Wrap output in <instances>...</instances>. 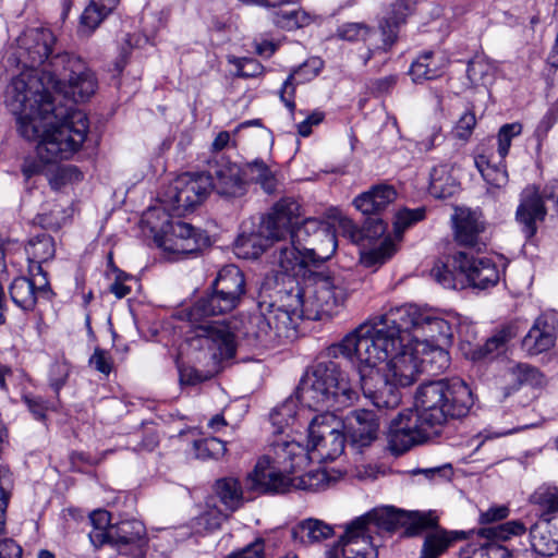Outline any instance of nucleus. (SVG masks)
<instances>
[{
	"label": "nucleus",
	"mask_w": 558,
	"mask_h": 558,
	"mask_svg": "<svg viewBox=\"0 0 558 558\" xmlns=\"http://www.w3.org/2000/svg\"><path fill=\"white\" fill-rule=\"evenodd\" d=\"M474 404L473 393L460 378L421 384L414 409L401 411L389 425L388 444L400 454L439 436L450 422L466 416Z\"/></svg>",
	"instance_id": "obj_4"
},
{
	"label": "nucleus",
	"mask_w": 558,
	"mask_h": 558,
	"mask_svg": "<svg viewBox=\"0 0 558 558\" xmlns=\"http://www.w3.org/2000/svg\"><path fill=\"white\" fill-rule=\"evenodd\" d=\"M526 531L523 522L520 520L508 521L497 526L483 527L480 534L493 542L507 541L512 536L522 535Z\"/></svg>",
	"instance_id": "obj_48"
},
{
	"label": "nucleus",
	"mask_w": 558,
	"mask_h": 558,
	"mask_svg": "<svg viewBox=\"0 0 558 558\" xmlns=\"http://www.w3.org/2000/svg\"><path fill=\"white\" fill-rule=\"evenodd\" d=\"M412 519L413 513H407L393 507H383L374 509L355 520H362V525L366 532L375 537H383L385 534H390L407 523L411 526Z\"/></svg>",
	"instance_id": "obj_24"
},
{
	"label": "nucleus",
	"mask_w": 558,
	"mask_h": 558,
	"mask_svg": "<svg viewBox=\"0 0 558 558\" xmlns=\"http://www.w3.org/2000/svg\"><path fill=\"white\" fill-rule=\"evenodd\" d=\"M69 374L70 365L65 361H56L51 364L49 369V379L50 385L56 393H58L59 390L64 386Z\"/></svg>",
	"instance_id": "obj_62"
},
{
	"label": "nucleus",
	"mask_w": 558,
	"mask_h": 558,
	"mask_svg": "<svg viewBox=\"0 0 558 558\" xmlns=\"http://www.w3.org/2000/svg\"><path fill=\"white\" fill-rule=\"evenodd\" d=\"M476 124V118L475 114L471 111L464 112L459 121L457 122L454 129H453V135L462 141H466Z\"/></svg>",
	"instance_id": "obj_64"
},
{
	"label": "nucleus",
	"mask_w": 558,
	"mask_h": 558,
	"mask_svg": "<svg viewBox=\"0 0 558 558\" xmlns=\"http://www.w3.org/2000/svg\"><path fill=\"white\" fill-rule=\"evenodd\" d=\"M452 266L459 269V277H444L445 266L435 269V276L446 289L462 290L469 286L477 289H487L499 281V270L496 264L487 257L474 258L466 253L459 252L452 256Z\"/></svg>",
	"instance_id": "obj_11"
},
{
	"label": "nucleus",
	"mask_w": 558,
	"mask_h": 558,
	"mask_svg": "<svg viewBox=\"0 0 558 558\" xmlns=\"http://www.w3.org/2000/svg\"><path fill=\"white\" fill-rule=\"evenodd\" d=\"M120 0H90L81 15V25L88 33L94 32L112 13Z\"/></svg>",
	"instance_id": "obj_37"
},
{
	"label": "nucleus",
	"mask_w": 558,
	"mask_h": 558,
	"mask_svg": "<svg viewBox=\"0 0 558 558\" xmlns=\"http://www.w3.org/2000/svg\"><path fill=\"white\" fill-rule=\"evenodd\" d=\"M170 213L150 207L143 215L142 222L150 229L157 246L175 255L197 252L205 243V238L192 225L170 219Z\"/></svg>",
	"instance_id": "obj_9"
},
{
	"label": "nucleus",
	"mask_w": 558,
	"mask_h": 558,
	"mask_svg": "<svg viewBox=\"0 0 558 558\" xmlns=\"http://www.w3.org/2000/svg\"><path fill=\"white\" fill-rule=\"evenodd\" d=\"M37 294H41L37 289L36 276L31 269V278H15L10 286V295L13 303L24 311H32L37 303Z\"/></svg>",
	"instance_id": "obj_33"
},
{
	"label": "nucleus",
	"mask_w": 558,
	"mask_h": 558,
	"mask_svg": "<svg viewBox=\"0 0 558 558\" xmlns=\"http://www.w3.org/2000/svg\"><path fill=\"white\" fill-rule=\"evenodd\" d=\"M444 344L430 342H401L396 344V354H407L415 360L417 375L428 373L430 375L439 374L448 368L450 357L442 348Z\"/></svg>",
	"instance_id": "obj_18"
},
{
	"label": "nucleus",
	"mask_w": 558,
	"mask_h": 558,
	"mask_svg": "<svg viewBox=\"0 0 558 558\" xmlns=\"http://www.w3.org/2000/svg\"><path fill=\"white\" fill-rule=\"evenodd\" d=\"M531 546L541 556L558 553V518H544L530 529Z\"/></svg>",
	"instance_id": "obj_27"
},
{
	"label": "nucleus",
	"mask_w": 558,
	"mask_h": 558,
	"mask_svg": "<svg viewBox=\"0 0 558 558\" xmlns=\"http://www.w3.org/2000/svg\"><path fill=\"white\" fill-rule=\"evenodd\" d=\"M246 184L254 182L259 184L266 193L275 192L278 180L276 172L262 159H255L243 167Z\"/></svg>",
	"instance_id": "obj_36"
},
{
	"label": "nucleus",
	"mask_w": 558,
	"mask_h": 558,
	"mask_svg": "<svg viewBox=\"0 0 558 558\" xmlns=\"http://www.w3.org/2000/svg\"><path fill=\"white\" fill-rule=\"evenodd\" d=\"M344 428L350 445L357 450H362L371 446L377 438L379 422L373 411L355 410L347 416Z\"/></svg>",
	"instance_id": "obj_23"
},
{
	"label": "nucleus",
	"mask_w": 558,
	"mask_h": 558,
	"mask_svg": "<svg viewBox=\"0 0 558 558\" xmlns=\"http://www.w3.org/2000/svg\"><path fill=\"white\" fill-rule=\"evenodd\" d=\"M213 178L211 190L228 197L242 196L246 191V179L243 168L235 162L221 157L209 165V172Z\"/></svg>",
	"instance_id": "obj_20"
},
{
	"label": "nucleus",
	"mask_w": 558,
	"mask_h": 558,
	"mask_svg": "<svg viewBox=\"0 0 558 558\" xmlns=\"http://www.w3.org/2000/svg\"><path fill=\"white\" fill-rule=\"evenodd\" d=\"M396 198L397 191L393 186L378 184L357 195L353 201V205L364 215H378L391 205Z\"/></svg>",
	"instance_id": "obj_28"
},
{
	"label": "nucleus",
	"mask_w": 558,
	"mask_h": 558,
	"mask_svg": "<svg viewBox=\"0 0 558 558\" xmlns=\"http://www.w3.org/2000/svg\"><path fill=\"white\" fill-rule=\"evenodd\" d=\"M452 221L454 240L459 245L477 251L486 247V225L480 213L469 208H457Z\"/></svg>",
	"instance_id": "obj_19"
},
{
	"label": "nucleus",
	"mask_w": 558,
	"mask_h": 558,
	"mask_svg": "<svg viewBox=\"0 0 558 558\" xmlns=\"http://www.w3.org/2000/svg\"><path fill=\"white\" fill-rule=\"evenodd\" d=\"M446 65L445 58L436 57L433 51H426L412 62L409 74L414 83L422 84L441 76Z\"/></svg>",
	"instance_id": "obj_31"
},
{
	"label": "nucleus",
	"mask_w": 558,
	"mask_h": 558,
	"mask_svg": "<svg viewBox=\"0 0 558 558\" xmlns=\"http://www.w3.org/2000/svg\"><path fill=\"white\" fill-rule=\"evenodd\" d=\"M556 340L555 326L550 325L547 316L541 315L522 339V349L529 355H538L549 350Z\"/></svg>",
	"instance_id": "obj_29"
},
{
	"label": "nucleus",
	"mask_w": 558,
	"mask_h": 558,
	"mask_svg": "<svg viewBox=\"0 0 558 558\" xmlns=\"http://www.w3.org/2000/svg\"><path fill=\"white\" fill-rule=\"evenodd\" d=\"M26 253L29 262H47L54 255V243L50 235L39 234L31 239Z\"/></svg>",
	"instance_id": "obj_46"
},
{
	"label": "nucleus",
	"mask_w": 558,
	"mask_h": 558,
	"mask_svg": "<svg viewBox=\"0 0 558 558\" xmlns=\"http://www.w3.org/2000/svg\"><path fill=\"white\" fill-rule=\"evenodd\" d=\"M324 222L325 221L316 218H306L301 223L298 222V225L288 234V238L294 240L295 243L303 246V250H305L308 247L311 241H313L314 234H317Z\"/></svg>",
	"instance_id": "obj_50"
},
{
	"label": "nucleus",
	"mask_w": 558,
	"mask_h": 558,
	"mask_svg": "<svg viewBox=\"0 0 558 558\" xmlns=\"http://www.w3.org/2000/svg\"><path fill=\"white\" fill-rule=\"evenodd\" d=\"M112 546L121 554L143 558L147 545L145 526L141 521L126 520L111 525Z\"/></svg>",
	"instance_id": "obj_21"
},
{
	"label": "nucleus",
	"mask_w": 558,
	"mask_h": 558,
	"mask_svg": "<svg viewBox=\"0 0 558 558\" xmlns=\"http://www.w3.org/2000/svg\"><path fill=\"white\" fill-rule=\"evenodd\" d=\"M343 558H377L380 546L376 537L362 525V520H353L345 525L344 534L339 539Z\"/></svg>",
	"instance_id": "obj_22"
},
{
	"label": "nucleus",
	"mask_w": 558,
	"mask_h": 558,
	"mask_svg": "<svg viewBox=\"0 0 558 558\" xmlns=\"http://www.w3.org/2000/svg\"><path fill=\"white\" fill-rule=\"evenodd\" d=\"M228 61L234 64L239 77H255L263 72V65L255 59L229 57Z\"/></svg>",
	"instance_id": "obj_59"
},
{
	"label": "nucleus",
	"mask_w": 558,
	"mask_h": 558,
	"mask_svg": "<svg viewBox=\"0 0 558 558\" xmlns=\"http://www.w3.org/2000/svg\"><path fill=\"white\" fill-rule=\"evenodd\" d=\"M388 356L376 365L361 363L356 356H344L359 363L361 390L366 399L379 410H392L400 405L401 393L398 387H408L417 379L415 360L407 354H396L388 347Z\"/></svg>",
	"instance_id": "obj_5"
},
{
	"label": "nucleus",
	"mask_w": 558,
	"mask_h": 558,
	"mask_svg": "<svg viewBox=\"0 0 558 558\" xmlns=\"http://www.w3.org/2000/svg\"><path fill=\"white\" fill-rule=\"evenodd\" d=\"M213 178L206 173H182L162 192L159 208L181 216L202 204L211 191Z\"/></svg>",
	"instance_id": "obj_13"
},
{
	"label": "nucleus",
	"mask_w": 558,
	"mask_h": 558,
	"mask_svg": "<svg viewBox=\"0 0 558 558\" xmlns=\"http://www.w3.org/2000/svg\"><path fill=\"white\" fill-rule=\"evenodd\" d=\"M412 11L411 0H397L392 8V16L387 19L380 24V29L384 36V46H391L397 38L398 25L405 21V17Z\"/></svg>",
	"instance_id": "obj_39"
},
{
	"label": "nucleus",
	"mask_w": 558,
	"mask_h": 558,
	"mask_svg": "<svg viewBox=\"0 0 558 558\" xmlns=\"http://www.w3.org/2000/svg\"><path fill=\"white\" fill-rule=\"evenodd\" d=\"M307 457L304 446L295 440H277L269 452L258 459L247 473L244 488L255 494H283L291 489L289 474L304 470Z\"/></svg>",
	"instance_id": "obj_7"
},
{
	"label": "nucleus",
	"mask_w": 558,
	"mask_h": 558,
	"mask_svg": "<svg viewBox=\"0 0 558 558\" xmlns=\"http://www.w3.org/2000/svg\"><path fill=\"white\" fill-rule=\"evenodd\" d=\"M531 501L539 509V519L557 518L558 488L554 486L538 487L531 496Z\"/></svg>",
	"instance_id": "obj_41"
},
{
	"label": "nucleus",
	"mask_w": 558,
	"mask_h": 558,
	"mask_svg": "<svg viewBox=\"0 0 558 558\" xmlns=\"http://www.w3.org/2000/svg\"><path fill=\"white\" fill-rule=\"evenodd\" d=\"M216 490L221 501L230 510H235L242 500V488L236 478L227 477L217 481Z\"/></svg>",
	"instance_id": "obj_47"
},
{
	"label": "nucleus",
	"mask_w": 558,
	"mask_h": 558,
	"mask_svg": "<svg viewBox=\"0 0 558 558\" xmlns=\"http://www.w3.org/2000/svg\"><path fill=\"white\" fill-rule=\"evenodd\" d=\"M425 218V209L420 207L415 209H401L395 215V233L401 238L403 231L412 225L423 220Z\"/></svg>",
	"instance_id": "obj_56"
},
{
	"label": "nucleus",
	"mask_w": 558,
	"mask_h": 558,
	"mask_svg": "<svg viewBox=\"0 0 558 558\" xmlns=\"http://www.w3.org/2000/svg\"><path fill=\"white\" fill-rule=\"evenodd\" d=\"M226 519L227 515L220 510L210 508L192 520V529L197 534L211 532L219 529Z\"/></svg>",
	"instance_id": "obj_52"
},
{
	"label": "nucleus",
	"mask_w": 558,
	"mask_h": 558,
	"mask_svg": "<svg viewBox=\"0 0 558 558\" xmlns=\"http://www.w3.org/2000/svg\"><path fill=\"white\" fill-rule=\"evenodd\" d=\"M343 231L350 236L352 242L366 247L367 243L380 238L386 232V223L380 218H369L362 229H359L352 220L342 219L340 221Z\"/></svg>",
	"instance_id": "obj_35"
},
{
	"label": "nucleus",
	"mask_w": 558,
	"mask_h": 558,
	"mask_svg": "<svg viewBox=\"0 0 558 558\" xmlns=\"http://www.w3.org/2000/svg\"><path fill=\"white\" fill-rule=\"evenodd\" d=\"M306 289L287 292L280 304H270L265 311L251 314L242 322L240 332L253 345L270 348L293 339L301 319L331 318L357 291L363 278L352 270L318 271Z\"/></svg>",
	"instance_id": "obj_2"
},
{
	"label": "nucleus",
	"mask_w": 558,
	"mask_h": 558,
	"mask_svg": "<svg viewBox=\"0 0 558 558\" xmlns=\"http://www.w3.org/2000/svg\"><path fill=\"white\" fill-rule=\"evenodd\" d=\"M211 287H217L225 291H230L236 295L243 296L245 293L244 275L240 268L234 265L225 266L219 270Z\"/></svg>",
	"instance_id": "obj_40"
},
{
	"label": "nucleus",
	"mask_w": 558,
	"mask_h": 558,
	"mask_svg": "<svg viewBox=\"0 0 558 558\" xmlns=\"http://www.w3.org/2000/svg\"><path fill=\"white\" fill-rule=\"evenodd\" d=\"M423 531L426 533L420 558H439L460 538L459 532L439 527L438 518L433 512H413L408 535H417Z\"/></svg>",
	"instance_id": "obj_14"
},
{
	"label": "nucleus",
	"mask_w": 558,
	"mask_h": 558,
	"mask_svg": "<svg viewBox=\"0 0 558 558\" xmlns=\"http://www.w3.org/2000/svg\"><path fill=\"white\" fill-rule=\"evenodd\" d=\"M522 133V124L519 122L504 124L498 131V154L504 159L510 149L511 141Z\"/></svg>",
	"instance_id": "obj_57"
},
{
	"label": "nucleus",
	"mask_w": 558,
	"mask_h": 558,
	"mask_svg": "<svg viewBox=\"0 0 558 558\" xmlns=\"http://www.w3.org/2000/svg\"><path fill=\"white\" fill-rule=\"evenodd\" d=\"M475 165L481 172L483 179L493 186H502L507 183L508 175L505 169L492 166L485 156H478Z\"/></svg>",
	"instance_id": "obj_54"
},
{
	"label": "nucleus",
	"mask_w": 558,
	"mask_h": 558,
	"mask_svg": "<svg viewBox=\"0 0 558 558\" xmlns=\"http://www.w3.org/2000/svg\"><path fill=\"white\" fill-rule=\"evenodd\" d=\"M298 398L310 409L333 413L351 405L357 392L336 362L324 361L306 369L298 386Z\"/></svg>",
	"instance_id": "obj_8"
},
{
	"label": "nucleus",
	"mask_w": 558,
	"mask_h": 558,
	"mask_svg": "<svg viewBox=\"0 0 558 558\" xmlns=\"http://www.w3.org/2000/svg\"><path fill=\"white\" fill-rule=\"evenodd\" d=\"M320 66L322 61L318 59H313L305 62L299 69L294 70L284 81L280 93V98L291 112H293L295 109V104L293 101L295 84L315 77L318 74Z\"/></svg>",
	"instance_id": "obj_32"
},
{
	"label": "nucleus",
	"mask_w": 558,
	"mask_h": 558,
	"mask_svg": "<svg viewBox=\"0 0 558 558\" xmlns=\"http://www.w3.org/2000/svg\"><path fill=\"white\" fill-rule=\"evenodd\" d=\"M56 38L48 28L35 27L24 31L17 38V56L25 69L46 65L45 61L52 53Z\"/></svg>",
	"instance_id": "obj_16"
},
{
	"label": "nucleus",
	"mask_w": 558,
	"mask_h": 558,
	"mask_svg": "<svg viewBox=\"0 0 558 558\" xmlns=\"http://www.w3.org/2000/svg\"><path fill=\"white\" fill-rule=\"evenodd\" d=\"M88 364L95 371L101 373L105 376H108L113 368V360L111 354L107 350L100 348H96L94 350V353L88 360Z\"/></svg>",
	"instance_id": "obj_60"
},
{
	"label": "nucleus",
	"mask_w": 558,
	"mask_h": 558,
	"mask_svg": "<svg viewBox=\"0 0 558 558\" xmlns=\"http://www.w3.org/2000/svg\"><path fill=\"white\" fill-rule=\"evenodd\" d=\"M338 243L336 233L329 223L324 222L313 241L306 247V255L311 265H317L331 258L337 250Z\"/></svg>",
	"instance_id": "obj_30"
},
{
	"label": "nucleus",
	"mask_w": 558,
	"mask_h": 558,
	"mask_svg": "<svg viewBox=\"0 0 558 558\" xmlns=\"http://www.w3.org/2000/svg\"><path fill=\"white\" fill-rule=\"evenodd\" d=\"M459 190V183L447 166L435 167L430 172L429 193L436 198H447Z\"/></svg>",
	"instance_id": "obj_38"
},
{
	"label": "nucleus",
	"mask_w": 558,
	"mask_h": 558,
	"mask_svg": "<svg viewBox=\"0 0 558 558\" xmlns=\"http://www.w3.org/2000/svg\"><path fill=\"white\" fill-rule=\"evenodd\" d=\"M193 448L196 458L202 460L218 459L226 452V444L216 437L195 440Z\"/></svg>",
	"instance_id": "obj_53"
},
{
	"label": "nucleus",
	"mask_w": 558,
	"mask_h": 558,
	"mask_svg": "<svg viewBox=\"0 0 558 558\" xmlns=\"http://www.w3.org/2000/svg\"><path fill=\"white\" fill-rule=\"evenodd\" d=\"M460 558H513L505 546L490 542L483 545L469 544L460 553Z\"/></svg>",
	"instance_id": "obj_42"
},
{
	"label": "nucleus",
	"mask_w": 558,
	"mask_h": 558,
	"mask_svg": "<svg viewBox=\"0 0 558 558\" xmlns=\"http://www.w3.org/2000/svg\"><path fill=\"white\" fill-rule=\"evenodd\" d=\"M371 28L363 23H345L337 29V37L348 41L366 40Z\"/></svg>",
	"instance_id": "obj_58"
},
{
	"label": "nucleus",
	"mask_w": 558,
	"mask_h": 558,
	"mask_svg": "<svg viewBox=\"0 0 558 558\" xmlns=\"http://www.w3.org/2000/svg\"><path fill=\"white\" fill-rule=\"evenodd\" d=\"M553 201L558 206V181H550L541 194L534 185L522 192L521 203L517 209V219L523 225L526 238H532L537 230L536 221L544 220L547 214L544 202Z\"/></svg>",
	"instance_id": "obj_15"
},
{
	"label": "nucleus",
	"mask_w": 558,
	"mask_h": 558,
	"mask_svg": "<svg viewBox=\"0 0 558 558\" xmlns=\"http://www.w3.org/2000/svg\"><path fill=\"white\" fill-rule=\"evenodd\" d=\"M274 23L287 31H293L312 23L311 14L301 9H282L274 13Z\"/></svg>",
	"instance_id": "obj_43"
},
{
	"label": "nucleus",
	"mask_w": 558,
	"mask_h": 558,
	"mask_svg": "<svg viewBox=\"0 0 558 558\" xmlns=\"http://www.w3.org/2000/svg\"><path fill=\"white\" fill-rule=\"evenodd\" d=\"M445 140L442 134V128L438 123H434L426 128L422 140L418 142L421 150L429 151L433 148L439 146Z\"/></svg>",
	"instance_id": "obj_61"
},
{
	"label": "nucleus",
	"mask_w": 558,
	"mask_h": 558,
	"mask_svg": "<svg viewBox=\"0 0 558 558\" xmlns=\"http://www.w3.org/2000/svg\"><path fill=\"white\" fill-rule=\"evenodd\" d=\"M453 314L414 304L391 307L380 316L361 324L339 343L329 349L332 356H356L366 365L374 366L387 359L388 347L396 351L401 342H430L450 344L458 324Z\"/></svg>",
	"instance_id": "obj_3"
},
{
	"label": "nucleus",
	"mask_w": 558,
	"mask_h": 558,
	"mask_svg": "<svg viewBox=\"0 0 558 558\" xmlns=\"http://www.w3.org/2000/svg\"><path fill=\"white\" fill-rule=\"evenodd\" d=\"M397 252V246L389 238H385L378 246L361 252V263L365 267H376L386 263Z\"/></svg>",
	"instance_id": "obj_44"
},
{
	"label": "nucleus",
	"mask_w": 558,
	"mask_h": 558,
	"mask_svg": "<svg viewBox=\"0 0 558 558\" xmlns=\"http://www.w3.org/2000/svg\"><path fill=\"white\" fill-rule=\"evenodd\" d=\"M59 86L48 62L43 69H24L4 93V105L16 117L19 133L27 141H38L37 155L44 162L72 157L88 132L85 112L57 102L52 88Z\"/></svg>",
	"instance_id": "obj_1"
},
{
	"label": "nucleus",
	"mask_w": 558,
	"mask_h": 558,
	"mask_svg": "<svg viewBox=\"0 0 558 558\" xmlns=\"http://www.w3.org/2000/svg\"><path fill=\"white\" fill-rule=\"evenodd\" d=\"M290 533L294 543L310 547L331 538L335 526L317 518H306L296 522Z\"/></svg>",
	"instance_id": "obj_26"
},
{
	"label": "nucleus",
	"mask_w": 558,
	"mask_h": 558,
	"mask_svg": "<svg viewBox=\"0 0 558 558\" xmlns=\"http://www.w3.org/2000/svg\"><path fill=\"white\" fill-rule=\"evenodd\" d=\"M82 179L83 174L76 167L63 166L56 170L49 182L52 189L58 190V180H61V183L69 184L81 181Z\"/></svg>",
	"instance_id": "obj_63"
},
{
	"label": "nucleus",
	"mask_w": 558,
	"mask_h": 558,
	"mask_svg": "<svg viewBox=\"0 0 558 558\" xmlns=\"http://www.w3.org/2000/svg\"><path fill=\"white\" fill-rule=\"evenodd\" d=\"M267 240L260 232L259 234L241 235L236 240V254L244 258H257L267 247Z\"/></svg>",
	"instance_id": "obj_49"
},
{
	"label": "nucleus",
	"mask_w": 558,
	"mask_h": 558,
	"mask_svg": "<svg viewBox=\"0 0 558 558\" xmlns=\"http://www.w3.org/2000/svg\"><path fill=\"white\" fill-rule=\"evenodd\" d=\"M272 245V263L287 275H294L298 269L310 266L306 250L289 238L270 239Z\"/></svg>",
	"instance_id": "obj_25"
},
{
	"label": "nucleus",
	"mask_w": 558,
	"mask_h": 558,
	"mask_svg": "<svg viewBox=\"0 0 558 558\" xmlns=\"http://www.w3.org/2000/svg\"><path fill=\"white\" fill-rule=\"evenodd\" d=\"M329 476L325 470H316L291 477V488L318 492L329 487Z\"/></svg>",
	"instance_id": "obj_45"
},
{
	"label": "nucleus",
	"mask_w": 558,
	"mask_h": 558,
	"mask_svg": "<svg viewBox=\"0 0 558 558\" xmlns=\"http://www.w3.org/2000/svg\"><path fill=\"white\" fill-rule=\"evenodd\" d=\"M241 300L240 295L211 287V293L180 312L181 318L195 326L199 344L210 351L214 360H226L234 355V335L223 320L206 323L205 319L233 311Z\"/></svg>",
	"instance_id": "obj_6"
},
{
	"label": "nucleus",
	"mask_w": 558,
	"mask_h": 558,
	"mask_svg": "<svg viewBox=\"0 0 558 558\" xmlns=\"http://www.w3.org/2000/svg\"><path fill=\"white\" fill-rule=\"evenodd\" d=\"M49 66L56 80L60 81V86L52 88L57 102L76 109L73 104H69L70 100L86 101L95 94L96 77L81 58L68 52L58 53L49 59Z\"/></svg>",
	"instance_id": "obj_10"
},
{
	"label": "nucleus",
	"mask_w": 558,
	"mask_h": 558,
	"mask_svg": "<svg viewBox=\"0 0 558 558\" xmlns=\"http://www.w3.org/2000/svg\"><path fill=\"white\" fill-rule=\"evenodd\" d=\"M340 427L341 423L333 413H322L311 420L308 444L304 447L307 464L311 461H332L342 454L345 436Z\"/></svg>",
	"instance_id": "obj_12"
},
{
	"label": "nucleus",
	"mask_w": 558,
	"mask_h": 558,
	"mask_svg": "<svg viewBox=\"0 0 558 558\" xmlns=\"http://www.w3.org/2000/svg\"><path fill=\"white\" fill-rule=\"evenodd\" d=\"M493 66L483 58H475L468 64L466 75L473 86H486L493 78Z\"/></svg>",
	"instance_id": "obj_51"
},
{
	"label": "nucleus",
	"mask_w": 558,
	"mask_h": 558,
	"mask_svg": "<svg viewBox=\"0 0 558 558\" xmlns=\"http://www.w3.org/2000/svg\"><path fill=\"white\" fill-rule=\"evenodd\" d=\"M522 326L519 322H511L501 326L496 332L486 340L480 350L481 357H495L508 350L509 342L514 339Z\"/></svg>",
	"instance_id": "obj_34"
},
{
	"label": "nucleus",
	"mask_w": 558,
	"mask_h": 558,
	"mask_svg": "<svg viewBox=\"0 0 558 558\" xmlns=\"http://www.w3.org/2000/svg\"><path fill=\"white\" fill-rule=\"evenodd\" d=\"M296 402L293 399H287L270 413V421L278 432L282 433L284 426L294 421L296 414Z\"/></svg>",
	"instance_id": "obj_55"
},
{
	"label": "nucleus",
	"mask_w": 558,
	"mask_h": 558,
	"mask_svg": "<svg viewBox=\"0 0 558 558\" xmlns=\"http://www.w3.org/2000/svg\"><path fill=\"white\" fill-rule=\"evenodd\" d=\"M301 217V205L292 197H282L260 220V233L266 239L288 238Z\"/></svg>",
	"instance_id": "obj_17"
}]
</instances>
